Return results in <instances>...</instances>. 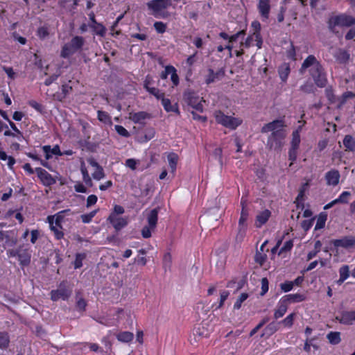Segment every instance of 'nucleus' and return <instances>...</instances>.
<instances>
[{"label":"nucleus","instance_id":"59","mask_svg":"<svg viewBox=\"0 0 355 355\" xmlns=\"http://www.w3.org/2000/svg\"><path fill=\"white\" fill-rule=\"evenodd\" d=\"M125 212L124 208L119 205H115L113 211L109 216H119V215L123 214Z\"/></svg>","mask_w":355,"mask_h":355},{"label":"nucleus","instance_id":"38","mask_svg":"<svg viewBox=\"0 0 355 355\" xmlns=\"http://www.w3.org/2000/svg\"><path fill=\"white\" fill-rule=\"evenodd\" d=\"M37 36L40 40H44L49 35V28L47 26H40L37 30Z\"/></svg>","mask_w":355,"mask_h":355},{"label":"nucleus","instance_id":"16","mask_svg":"<svg viewBox=\"0 0 355 355\" xmlns=\"http://www.w3.org/2000/svg\"><path fill=\"white\" fill-rule=\"evenodd\" d=\"M207 71L208 74L205 76V82L207 85L213 83L225 76V70L223 68H220L217 71H214V69L209 68Z\"/></svg>","mask_w":355,"mask_h":355},{"label":"nucleus","instance_id":"40","mask_svg":"<svg viewBox=\"0 0 355 355\" xmlns=\"http://www.w3.org/2000/svg\"><path fill=\"white\" fill-rule=\"evenodd\" d=\"M153 27L156 32L159 34L164 33L167 28L166 24L162 21H155L153 24Z\"/></svg>","mask_w":355,"mask_h":355},{"label":"nucleus","instance_id":"23","mask_svg":"<svg viewBox=\"0 0 355 355\" xmlns=\"http://www.w3.org/2000/svg\"><path fill=\"white\" fill-rule=\"evenodd\" d=\"M345 150L355 152V138L351 135H346L343 140Z\"/></svg>","mask_w":355,"mask_h":355},{"label":"nucleus","instance_id":"42","mask_svg":"<svg viewBox=\"0 0 355 355\" xmlns=\"http://www.w3.org/2000/svg\"><path fill=\"white\" fill-rule=\"evenodd\" d=\"M146 91L151 95L154 96L157 100L161 101L165 96L164 92H162L159 89L154 87L150 88Z\"/></svg>","mask_w":355,"mask_h":355},{"label":"nucleus","instance_id":"11","mask_svg":"<svg viewBox=\"0 0 355 355\" xmlns=\"http://www.w3.org/2000/svg\"><path fill=\"white\" fill-rule=\"evenodd\" d=\"M334 246L336 248H343L345 249L355 248V236H345L339 239H334L331 241Z\"/></svg>","mask_w":355,"mask_h":355},{"label":"nucleus","instance_id":"14","mask_svg":"<svg viewBox=\"0 0 355 355\" xmlns=\"http://www.w3.org/2000/svg\"><path fill=\"white\" fill-rule=\"evenodd\" d=\"M285 126L284 121L283 119H275L270 123L265 124L261 130L262 133H267L269 132H273L278 130H284L283 128Z\"/></svg>","mask_w":355,"mask_h":355},{"label":"nucleus","instance_id":"57","mask_svg":"<svg viewBox=\"0 0 355 355\" xmlns=\"http://www.w3.org/2000/svg\"><path fill=\"white\" fill-rule=\"evenodd\" d=\"M293 247V242L292 240H288L286 241L284 245L280 248L279 251V254H281L284 252L290 251Z\"/></svg>","mask_w":355,"mask_h":355},{"label":"nucleus","instance_id":"50","mask_svg":"<svg viewBox=\"0 0 355 355\" xmlns=\"http://www.w3.org/2000/svg\"><path fill=\"white\" fill-rule=\"evenodd\" d=\"M171 256L169 253H166L164 254L163 258V268L166 271L167 270H170L171 267Z\"/></svg>","mask_w":355,"mask_h":355},{"label":"nucleus","instance_id":"46","mask_svg":"<svg viewBox=\"0 0 355 355\" xmlns=\"http://www.w3.org/2000/svg\"><path fill=\"white\" fill-rule=\"evenodd\" d=\"M300 141V135L297 133V131H293L292 133L291 146L299 148Z\"/></svg>","mask_w":355,"mask_h":355},{"label":"nucleus","instance_id":"1","mask_svg":"<svg viewBox=\"0 0 355 355\" xmlns=\"http://www.w3.org/2000/svg\"><path fill=\"white\" fill-rule=\"evenodd\" d=\"M306 69H309V74L318 87H324L327 83V74L322 65L316 59L315 55H309L302 62L300 72L303 73Z\"/></svg>","mask_w":355,"mask_h":355},{"label":"nucleus","instance_id":"18","mask_svg":"<svg viewBox=\"0 0 355 355\" xmlns=\"http://www.w3.org/2000/svg\"><path fill=\"white\" fill-rule=\"evenodd\" d=\"M340 175L337 169H331L326 173L324 179L328 186L335 187L338 184Z\"/></svg>","mask_w":355,"mask_h":355},{"label":"nucleus","instance_id":"34","mask_svg":"<svg viewBox=\"0 0 355 355\" xmlns=\"http://www.w3.org/2000/svg\"><path fill=\"white\" fill-rule=\"evenodd\" d=\"M97 118L105 124H112L111 116L105 111L98 110L97 112Z\"/></svg>","mask_w":355,"mask_h":355},{"label":"nucleus","instance_id":"55","mask_svg":"<svg viewBox=\"0 0 355 355\" xmlns=\"http://www.w3.org/2000/svg\"><path fill=\"white\" fill-rule=\"evenodd\" d=\"M114 129L119 135L126 138L130 137L129 132L122 125H116Z\"/></svg>","mask_w":355,"mask_h":355},{"label":"nucleus","instance_id":"62","mask_svg":"<svg viewBox=\"0 0 355 355\" xmlns=\"http://www.w3.org/2000/svg\"><path fill=\"white\" fill-rule=\"evenodd\" d=\"M28 105L34 108L35 110H37V112L42 113L43 112V106L42 105H41L40 103H37V101H34V100H31L28 102Z\"/></svg>","mask_w":355,"mask_h":355},{"label":"nucleus","instance_id":"25","mask_svg":"<svg viewBox=\"0 0 355 355\" xmlns=\"http://www.w3.org/2000/svg\"><path fill=\"white\" fill-rule=\"evenodd\" d=\"M159 208L156 207L150 211V212L147 215V222L148 225L150 227H156L157 220H158V214H159Z\"/></svg>","mask_w":355,"mask_h":355},{"label":"nucleus","instance_id":"48","mask_svg":"<svg viewBox=\"0 0 355 355\" xmlns=\"http://www.w3.org/2000/svg\"><path fill=\"white\" fill-rule=\"evenodd\" d=\"M340 277L346 280L349 277V268L347 265H343L339 269Z\"/></svg>","mask_w":355,"mask_h":355},{"label":"nucleus","instance_id":"30","mask_svg":"<svg viewBox=\"0 0 355 355\" xmlns=\"http://www.w3.org/2000/svg\"><path fill=\"white\" fill-rule=\"evenodd\" d=\"M89 26L97 35L101 37L105 36L106 33V28L101 23L97 22V24H89Z\"/></svg>","mask_w":355,"mask_h":355},{"label":"nucleus","instance_id":"41","mask_svg":"<svg viewBox=\"0 0 355 355\" xmlns=\"http://www.w3.org/2000/svg\"><path fill=\"white\" fill-rule=\"evenodd\" d=\"M295 316V313H292L287 315L284 320L279 322V323L283 324L285 327L288 328L291 327L293 324L294 318Z\"/></svg>","mask_w":355,"mask_h":355},{"label":"nucleus","instance_id":"3","mask_svg":"<svg viewBox=\"0 0 355 355\" xmlns=\"http://www.w3.org/2000/svg\"><path fill=\"white\" fill-rule=\"evenodd\" d=\"M147 7L152 12L151 14L155 18L165 19L168 16L167 12L164 10L168 8L171 5V0H151L147 3Z\"/></svg>","mask_w":355,"mask_h":355},{"label":"nucleus","instance_id":"24","mask_svg":"<svg viewBox=\"0 0 355 355\" xmlns=\"http://www.w3.org/2000/svg\"><path fill=\"white\" fill-rule=\"evenodd\" d=\"M288 309V304L281 298L278 302L277 307L274 313V318L278 319L282 318Z\"/></svg>","mask_w":355,"mask_h":355},{"label":"nucleus","instance_id":"45","mask_svg":"<svg viewBox=\"0 0 355 355\" xmlns=\"http://www.w3.org/2000/svg\"><path fill=\"white\" fill-rule=\"evenodd\" d=\"M351 196V193L349 191H343L342 192L338 198H336V200L338 203L347 204L349 202V197Z\"/></svg>","mask_w":355,"mask_h":355},{"label":"nucleus","instance_id":"21","mask_svg":"<svg viewBox=\"0 0 355 355\" xmlns=\"http://www.w3.org/2000/svg\"><path fill=\"white\" fill-rule=\"evenodd\" d=\"M31 254L28 249H19L18 260L21 266H28L31 263Z\"/></svg>","mask_w":355,"mask_h":355},{"label":"nucleus","instance_id":"63","mask_svg":"<svg viewBox=\"0 0 355 355\" xmlns=\"http://www.w3.org/2000/svg\"><path fill=\"white\" fill-rule=\"evenodd\" d=\"M153 83H154V80L153 79V77L150 76V75L146 76V78L144 81V88L146 90L149 89L150 88L152 87L151 85H153Z\"/></svg>","mask_w":355,"mask_h":355},{"label":"nucleus","instance_id":"51","mask_svg":"<svg viewBox=\"0 0 355 355\" xmlns=\"http://www.w3.org/2000/svg\"><path fill=\"white\" fill-rule=\"evenodd\" d=\"M229 295L230 292L228 291H223L220 292L219 304L216 306V309H220L223 306L225 301L227 299Z\"/></svg>","mask_w":355,"mask_h":355},{"label":"nucleus","instance_id":"52","mask_svg":"<svg viewBox=\"0 0 355 355\" xmlns=\"http://www.w3.org/2000/svg\"><path fill=\"white\" fill-rule=\"evenodd\" d=\"M171 75V80L173 83V87H176L179 85V76L177 73V69L173 66Z\"/></svg>","mask_w":355,"mask_h":355},{"label":"nucleus","instance_id":"4","mask_svg":"<svg viewBox=\"0 0 355 355\" xmlns=\"http://www.w3.org/2000/svg\"><path fill=\"white\" fill-rule=\"evenodd\" d=\"M85 44V40L82 36H74L69 42L66 43L60 52V57L69 58L78 51L80 50Z\"/></svg>","mask_w":355,"mask_h":355},{"label":"nucleus","instance_id":"28","mask_svg":"<svg viewBox=\"0 0 355 355\" xmlns=\"http://www.w3.org/2000/svg\"><path fill=\"white\" fill-rule=\"evenodd\" d=\"M279 74L281 80L283 82L286 81L288 75L291 72V68L288 63H284L279 67Z\"/></svg>","mask_w":355,"mask_h":355},{"label":"nucleus","instance_id":"8","mask_svg":"<svg viewBox=\"0 0 355 355\" xmlns=\"http://www.w3.org/2000/svg\"><path fill=\"white\" fill-rule=\"evenodd\" d=\"M183 100L189 106L195 109L196 111L202 112L203 105L202 102L204 101L202 98H200L198 94L191 90L187 89L183 93Z\"/></svg>","mask_w":355,"mask_h":355},{"label":"nucleus","instance_id":"61","mask_svg":"<svg viewBox=\"0 0 355 355\" xmlns=\"http://www.w3.org/2000/svg\"><path fill=\"white\" fill-rule=\"evenodd\" d=\"M280 287L284 292L287 293L293 289V283L291 281H286L281 284Z\"/></svg>","mask_w":355,"mask_h":355},{"label":"nucleus","instance_id":"29","mask_svg":"<svg viewBox=\"0 0 355 355\" xmlns=\"http://www.w3.org/2000/svg\"><path fill=\"white\" fill-rule=\"evenodd\" d=\"M327 338L328 339L330 344L336 345L340 343V333L338 331H330L327 335Z\"/></svg>","mask_w":355,"mask_h":355},{"label":"nucleus","instance_id":"44","mask_svg":"<svg viewBox=\"0 0 355 355\" xmlns=\"http://www.w3.org/2000/svg\"><path fill=\"white\" fill-rule=\"evenodd\" d=\"M304 190L301 189L299 193L297 194V196L295 200V203L297 204L296 206L297 208H301V209L304 208Z\"/></svg>","mask_w":355,"mask_h":355},{"label":"nucleus","instance_id":"31","mask_svg":"<svg viewBox=\"0 0 355 355\" xmlns=\"http://www.w3.org/2000/svg\"><path fill=\"white\" fill-rule=\"evenodd\" d=\"M167 158L171 172L175 173V171H176L177 164L178 161V155L172 153L168 155Z\"/></svg>","mask_w":355,"mask_h":355},{"label":"nucleus","instance_id":"33","mask_svg":"<svg viewBox=\"0 0 355 355\" xmlns=\"http://www.w3.org/2000/svg\"><path fill=\"white\" fill-rule=\"evenodd\" d=\"M116 338L118 340L123 343H129L132 340L134 335L129 331H123L117 334Z\"/></svg>","mask_w":355,"mask_h":355},{"label":"nucleus","instance_id":"10","mask_svg":"<svg viewBox=\"0 0 355 355\" xmlns=\"http://www.w3.org/2000/svg\"><path fill=\"white\" fill-rule=\"evenodd\" d=\"M336 320L344 325H353L355 324V310L342 311L336 317Z\"/></svg>","mask_w":355,"mask_h":355},{"label":"nucleus","instance_id":"47","mask_svg":"<svg viewBox=\"0 0 355 355\" xmlns=\"http://www.w3.org/2000/svg\"><path fill=\"white\" fill-rule=\"evenodd\" d=\"M97 212H98V209H96V210H94V211L89 212V214L81 215L82 222L84 223H90Z\"/></svg>","mask_w":355,"mask_h":355},{"label":"nucleus","instance_id":"5","mask_svg":"<svg viewBox=\"0 0 355 355\" xmlns=\"http://www.w3.org/2000/svg\"><path fill=\"white\" fill-rule=\"evenodd\" d=\"M355 25V17L345 14L332 17L328 21V27L331 32L337 33L336 26L350 27Z\"/></svg>","mask_w":355,"mask_h":355},{"label":"nucleus","instance_id":"56","mask_svg":"<svg viewBox=\"0 0 355 355\" xmlns=\"http://www.w3.org/2000/svg\"><path fill=\"white\" fill-rule=\"evenodd\" d=\"M254 40V35L251 33L250 34L247 38L245 39V41L244 42H241L240 46H244L245 48H250V46H253V41Z\"/></svg>","mask_w":355,"mask_h":355},{"label":"nucleus","instance_id":"6","mask_svg":"<svg viewBox=\"0 0 355 355\" xmlns=\"http://www.w3.org/2000/svg\"><path fill=\"white\" fill-rule=\"evenodd\" d=\"M214 117L216 121L222 125L223 126L231 130H235L238 126L241 125L243 121L239 118H236L232 116L225 115L222 111H215Z\"/></svg>","mask_w":355,"mask_h":355},{"label":"nucleus","instance_id":"58","mask_svg":"<svg viewBox=\"0 0 355 355\" xmlns=\"http://www.w3.org/2000/svg\"><path fill=\"white\" fill-rule=\"evenodd\" d=\"M299 148L291 146L288 150V159L292 162H295L297 157V150Z\"/></svg>","mask_w":355,"mask_h":355},{"label":"nucleus","instance_id":"19","mask_svg":"<svg viewBox=\"0 0 355 355\" xmlns=\"http://www.w3.org/2000/svg\"><path fill=\"white\" fill-rule=\"evenodd\" d=\"M248 218V210L243 207L241 209V216L239 220V232L237 236V239L240 236L241 239H243L246 228V221Z\"/></svg>","mask_w":355,"mask_h":355},{"label":"nucleus","instance_id":"36","mask_svg":"<svg viewBox=\"0 0 355 355\" xmlns=\"http://www.w3.org/2000/svg\"><path fill=\"white\" fill-rule=\"evenodd\" d=\"M76 307L78 311L84 312L86 310V306L87 305V302L85 299L81 297H78V293L76 294Z\"/></svg>","mask_w":355,"mask_h":355},{"label":"nucleus","instance_id":"7","mask_svg":"<svg viewBox=\"0 0 355 355\" xmlns=\"http://www.w3.org/2000/svg\"><path fill=\"white\" fill-rule=\"evenodd\" d=\"M285 137L286 132L284 130L273 131L268 137L266 144L267 148L270 150L280 151L283 146Z\"/></svg>","mask_w":355,"mask_h":355},{"label":"nucleus","instance_id":"37","mask_svg":"<svg viewBox=\"0 0 355 355\" xmlns=\"http://www.w3.org/2000/svg\"><path fill=\"white\" fill-rule=\"evenodd\" d=\"M327 218V214H320L317 219V222L315 226V230H320L324 228L325 223Z\"/></svg>","mask_w":355,"mask_h":355},{"label":"nucleus","instance_id":"54","mask_svg":"<svg viewBox=\"0 0 355 355\" xmlns=\"http://www.w3.org/2000/svg\"><path fill=\"white\" fill-rule=\"evenodd\" d=\"M155 227H150V225L144 226L141 230V235L144 239H148L151 236V232L154 230Z\"/></svg>","mask_w":355,"mask_h":355},{"label":"nucleus","instance_id":"27","mask_svg":"<svg viewBox=\"0 0 355 355\" xmlns=\"http://www.w3.org/2000/svg\"><path fill=\"white\" fill-rule=\"evenodd\" d=\"M349 53L345 49H339L334 54V58L339 63H346L349 59Z\"/></svg>","mask_w":355,"mask_h":355},{"label":"nucleus","instance_id":"39","mask_svg":"<svg viewBox=\"0 0 355 355\" xmlns=\"http://www.w3.org/2000/svg\"><path fill=\"white\" fill-rule=\"evenodd\" d=\"M86 254L85 253H77L73 262L75 269L80 268L83 266V261L85 259Z\"/></svg>","mask_w":355,"mask_h":355},{"label":"nucleus","instance_id":"60","mask_svg":"<svg viewBox=\"0 0 355 355\" xmlns=\"http://www.w3.org/2000/svg\"><path fill=\"white\" fill-rule=\"evenodd\" d=\"M147 114L144 112H139L133 115L132 121L135 123H139L141 120H144L146 118Z\"/></svg>","mask_w":355,"mask_h":355},{"label":"nucleus","instance_id":"2","mask_svg":"<svg viewBox=\"0 0 355 355\" xmlns=\"http://www.w3.org/2000/svg\"><path fill=\"white\" fill-rule=\"evenodd\" d=\"M71 211L69 209L58 211L54 215L48 216L47 222L49 224V228L53 232L55 239L60 240L64 237L63 224L68 221L67 216L71 215Z\"/></svg>","mask_w":355,"mask_h":355},{"label":"nucleus","instance_id":"17","mask_svg":"<svg viewBox=\"0 0 355 355\" xmlns=\"http://www.w3.org/2000/svg\"><path fill=\"white\" fill-rule=\"evenodd\" d=\"M257 9L263 20H267L270 11V0H259Z\"/></svg>","mask_w":355,"mask_h":355},{"label":"nucleus","instance_id":"43","mask_svg":"<svg viewBox=\"0 0 355 355\" xmlns=\"http://www.w3.org/2000/svg\"><path fill=\"white\" fill-rule=\"evenodd\" d=\"M248 297V294L246 293H241L234 304V309H239L241 307L242 303Z\"/></svg>","mask_w":355,"mask_h":355},{"label":"nucleus","instance_id":"22","mask_svg":"<svg viewBox=\"0 0 355 355\" xmlns=\"http://www.w3.org/2000/svg\"><path fill=\"white\" fill-rule=\"evenodd\" d=\"M271 216V212L268 209H265L260 212L256 216V226L261 227L263 225L266 223Z\"/></svg>","mask_w":355,"mask_h":355},{"label":"nucleus","instance_id":"13","mask_svg":"<svg viewBox=\"0 0 355 355\" xmlns=\"http://www.w3.org/2000/svg\"><path fill=\"white\" fill-rule=\"evenodd\" d=\"M107 221L113 226L116 232L121 230L128 224V218L126 217L109 216Z\"/></svg>","mask_w":355,"mask_h":355},{"label":"nucleus","instance_id":"9","mask_svg":"<svg viewBox=\"0 0 355 355\" xmlns=\"http://www.w3.org/2000/svg\"><path fill=\"white\" fill-rule=\"evenodd\" d=\"M72 294V289L67 286L66 282L60 283L57 289L52 290L50 292V298L53 302H57L59 300L67 301Z\"/></svg>","mask_w":355,"mask_h":355},{"label":"nucleus","instance_id":"53","mask_svg":"<svg viewBox=\"0 0 355 355\" xmlns=\"http://www.w3.org/2000/svg\"><path fill=\"white\" fill-rule=\"evenodd\" d=\"M92 177L96 180H101L105 177V173L102 166H99L98 168H96V171L92 173Z\"/></svg>","mask_w":355,"mask_h":355},{"label":"nucleus","instance_id":"49","mask_svg":"<svg viewBox=\"0 0 355 355\" xmlns=\"http://www.w3.org/2000/svg\"><path fill=\"white\" fill-rule=\"evenodd\" d=\"M267 259V256L266 254L261 253L260 252H257L254 256V261L256 263H259L260 266H263L266 262Z\"/></svg>","mask_w":355,"mask_h":355},{"label":"nucleus","instance_id":"35","mask_svg":"<svg viewBox=\"0 0 355 355\" xmlns=\"http://www.w3.org/2000/svg\"><path fill=\"white\" fill-rule=\"evenodd\" d=\"M278 330V324L272 322L269 323L263 329V334L267 335L268 336H272Z\"/></svg>","mask_w":355,"mask_h":355},{"label":"nucleus","instance_id":"64","mask_svg":"<svg viewBox=\"0 0 355 355\" xmlns=\"http://www.w3.org/2000/svg\"><path fill=\"white\" fill-rule=\"evenodd\" d=\"M251 27L253 28V32L252 33L254 35L261 34V24L258 21H252L251 24Z\"/></svg>","mask_w":355,"mask_h":355},{"label":"nucleus","instance_id":"15","mask_svg":"<svg viewBox=\"0 0 355 355\" xmlns=\"http://www.w3.org/2000/svg\"><path fill=\"white\" fill-rule=\"evenodd\" d=\"M208 323L205 322L196 326L193 329V334L195 336V338L208 337L211 332V329L208 328Z\"/></svg>","mask_w":355,"mask_h":355},{"label":"nucleus","instance_id":"20","mask_svg":"<svg viewBox=\"0 0 355 355\" xmlns=\"http://www.w3.org/2000/svg\"><path fill=\"white\" fill-rule=\"evenodd\" d=\"M162 105L166 112H174L178 115L180 114L179 106L178 103L171 104V101L169 98L164 97L162 100Z\"/></svg>","mask_w":355,"mask_h":355},{"label":"nucleus","instance_id":"12","mask_svg":"<svg viewBox=\"0 0 355 355\" xmlns=\"http://www.w3.org/2000/svg\"><path fill=\"white\" fill-rule=\"evenodd\" d=\"M35 172L44 186L50 187L55 184L56 181L53 176L42 168H35Z\"/></svg>","mask_w":355,"mask_h":355},{"label":"nucleus","instance_id":"32","mask_svg":"<svg viewBox=\"0 0 355 355\" xmlns=\"http://www.w3.org/2000/svg\"><path fill=\"white\" fill-rule=\"evenodd\" d=\"M10 343V337L7 332H0V349H6L8 347Z\"/></svg>","mask_w":355,"mask_h":355},{"label":"nucleus","instance_id":"26","mask_svg":"<svg viewBox=\"0 0 355 355\" xmlns=\"http://www.w3.org/2000/svg\"><path fill=\"white\" fill-rule=\"evenodd\" d=\"M288 304L293 302H301L305 300L306 297L303 294L295 293L286 295L282 297Z\"/></svg>","mask_w":355,"mask_h":355}]
</instances>
